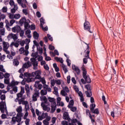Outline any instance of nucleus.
Here are the masks:
<instances>
[{"mask_svg":"<svg viewBox=\"0 0 125 125\" xmlns=\"http://www.w3.org/2000/svg\"><path fill=\"white\" fill-rule=\"evenodd\" d=\"M40 75H42L41 71L38 70L35 72H33L32 73H24V76L27 78V82L28 83H31V82H35V80H38L40 79Z\"/></svg>","mask_w":125,"mask_h":125,"instance_id":"nucleus-1","label":"nucleus"},{"mask_svg":"<svg viewBox=\"0 0 125 125\" xmlns=\"http://www.w3.org/2000/svg\"><path fill=\"white\" fill-rule=\"evenodd\" d=\"M83 71V79H81V82L83 83V84H85L87 83H91V80H90V78H89V76L86 75V74L87 72L86 71V69H85V68H83L82 69Z\"/></svg>","mask_w":125,"mask_h":125,"instance_id":"nucleus-2","label":"nucleus"},{"mask_svg":"<svg viewBox=\"0 0 125 125\" xmlns=\"http://www.w3.org/2000/svg\"><path fill=\"white\" fill-rule=\"evenodd\" d=\"M34 91L35 92L32 95V101L36 102V101H38V98L40 97V92L39 90H37V89H35Z\"/></svg>","mask_w":125,"mask_h":125,"instance_id":"nucleus-3","label":"nucleus"},{"mask_svg":"<svg viewBox=\"0 0 125 125\" xmlns=\"http://www.w3.org/2000/svg\"><path fill=\"white\" fill-rule=\"evenodd\" d=\"M17 2L22 7V8H26L27 7V5L28 4V2L27 0H17Z\"/></svg>","mask_w":125,"mask_h":125,"instance_id":"nucleus-4","label":"nucleus"},{"mask_svg":"<svg viewBox=\"0 0 125 125\" xmlns=\"http://www.w3.org/2000/svg\"><path fill=\"white\" fill-rule=\"evenodd\" d=\"M38 80H39L40 82L42 83V84H43V88L47 89L48 88V85L45 84L46 83V82H45V78H44V77L42 78V76H41V75H40V78L38 79Z\"/></svg>","mask_w":125,"mask_h":125,"instance_id":"nucleus-5","label":"nucleus"},{"mask_svg":"<svg viewBox=\"0 0 125 125\" xmlns=\"http://www.w3.org/2000/svg\"><path fill=\"white\" fill-rule=\"evenodd\" d=\"M40 82H41V81H37L35 82L34 84V87H35V89H37L39 92L40 90L42 88V84H40Z\"/></svg>","mask_w":125,"mask_h":125,"instance_id":"nucleus-6","label":"nucleus"},{"mask_svg":"<svg viewBox=\"0 0 125 125\" xmlns=\"http://www.w3.org/2000/svg\"><path fill=\"white\" fill-rule=\"evenodd\" d=\"M84 29L87 30L89 33H92V32L90 31V23L87 21H85L84 23Z\"/></svg>","mask_w":125,"mask_h":125,"instance_id":"nucleus-7","label":"nucleus"},{"mask_svg":"<svg viewBox=\"0 0 125 125\" xmlns=\"http://www.w3.org/2000/svg\"><path fill=\"white\" fill-rule=\"evenodd\" d=\"M19 52L20 54H23V55H25V56H28V55L29 54V51L25 50L23 47L19 49Z\"/></svg>","mask_w":125,"mask_h":125,"instance_id":"nucleus-8","label":"nucleus"},{"mask_svg":"<svg viewBox=\"0 0 125 125\" xmlns=\"http://www.w3.org/2000/svg\"><path fill=\"white\" fill-rule=\"evenodd\" d=\"M7 39L8 40H11V39H13L14 41H16V40L18 39V37H17V35L16 34H14L13 33H10L7 36Z\"/></svg>","mask_w":125,"mask_h":125,"instance_id":"nucleus-9","label":"nucleus"},{"mask_svg":"<svg viewBox=\"0 0 125 125\" xmlns=\"http://www.w3.org/2000/svg\"><path fill=\"white\" fill-rule=\"evenodd\" d=\"M72 68L73 71H75L76 72L77 75H80V73H81V70H80L79 67L76 66V65L75 64H72Z\"/></svg>","mask_w":125,"mask_h":125,"instance_id":"nucleus-10","label":"nucleus"},{"mask_svg":"<svg viewBox=\"0 0 125 125\" xmlns=\"http://www.w3.org/2000/svg\"><path fill=\"white\" fill-rule=\"evenodd\" d=\"M6 107L5 102L1 101L0 104V110L1 113H4V106Z\"/></svg>","mask_w":125,"mask_h":125,"instance_id":"nucleus-11","label":"nucleus"},{"mask_svg":"<svg viewBox=\"0 0 125 125\" xmlns=\"http://www.w3.org/2000/svg\"><path fill=\"white\" fill-rule=\"evenodd\" d=\"M12 31L14 33H19L21 31V27L19 25H16L12 28Z\"/></svg>","mask_w":125,"mask_h":125,"instance_id":"nucleus-12","label":"nucleus"},{"mask_svg":"<svg viewBox=\"0 0 125 125\" xmlns=\"http://www.w3.org/2000/svg\"><path fill=\"white\" fill-rule=\"evenodd\" d=\"M51 113H54L55 110H56V108L57 106L56 105V102H54V103H52L51 104Z\"/></svg>","mask_w":125,"mask_h":125,"instance_id":"nucleus-13","label":"nucleus"},{"mask_svg":"<svg viewBox=\"0 0 125 125\" xmlns=\"http://www.w3.org/2000/svg\"><path fill=\"white\" fill-rule=\"evenodd\" d=\"M3 50H4V51H7V49H8L9 47V43L7 42H3Z\"/></svg>","mask_w":125,"mask_h":125,"instance_id":"nucleus-14","label":"nucleus"},{"mask_svg":"<svg viewBox=\"0 0 125 125\" xmlns=\"http://www.w3.org/2000/svg\"><path fill=\"white\" fill-rule=\"evenodd\" d=\"M63 120L68 121V122H71V118H70V116H69V113H68V112H65L63 114Z\"/></svg>","mask_w":125,"mask_h":125,"instance_id":"nucleus-15","label":"nucleus"},{"mask_svg":"<svg viewBox=\"0 0 125 125\" xmlns=\"http://www.w3.org/2000/svg\"><path fill=\"white\" fill-rule=\"evenodd\" d=\"M30 21L29 20H27L24 22V25L25 30H27V29H29V28H30V25H29V24L30 23Z\"/></svg>","mask_w":125,"mask_h":125,"instance_id":"nucleus-16","label":"nucleus"},{"mask_svg":"<svg viewBox=\"0 0 125 125\" xmlns=\"http://www.w3.org/2000/svg\"><path fill=\"white\" fill-rule=\"evenodd\" d=\"M40 100L43 101L42 103H43V104H47V101H48L46 96L41 97Z\"/></svg>","mask_w":125,"mask_h":125,"instance_id":"nucleus-17","label":"nucleus"},{"mask_svg":"<svg viewBox=\"0 0 125 125\" xmlns=\"http://www.w3.org/2000/svg\"><path fill=\"white\" fill-rule=\"evenodd\" d=\"M12 120L13 122H17V123H20V122H21V118L20 117L17 116V117H13Z\"/></svg>","mask_w":125,"mask_h":125,"instance_id":"nucleus-18","label":"nucleus"},{"mask_svg":"<svg viewBox=\"0 0 125 125\" xmlns=\"http://www.w3.org/2000/svg\"><path fill=\"white\" fill-rule=\"evenodd\" d=\"M39 37H40V34H39L37 31H34L33 33V38L35 40H38V39H39Z\"/></svg>","mask_w":125,"mask_h":125,"instance_id":"nucleus-19","label":"nucleus"},{"mask_svg":"<svg viewBox=\"0 0 125 125\" xmlns=\"http://www.w3.org/2000/svg\"><path fill=\"white\" fill-rule=\"evenodd\" d=\"M19 83V82L17 81H12L11 83L9 84V86H13L14 85H17Z\"/></svg>","mask_w":125,"mask_h":125,"instance_id":"nucleus-20","label":"nucleus"},{"mask_svg":"<svg viewBox=\"0 0 125 125\" xmlns=\"http://www.w3.org/2000/svg\"><path fill=\"white\" fill-rule=\"evenodd\" d=\"M13 64L14 66H18L19 65V61H18V60L17 59H15L13 60Z\"/></svg>","mask_w":125,"mask_h":125,"instance_id":"nucleus-21","label":"nucleus"},{"mask_svg":"<svg viewBox=\"0 0 125 125\" xmlns=\"http://www.w3.org/2000/svg\"><path fill=\"white\" fill-rule=\"evenodd\" d=\"M25 89L27 94H30V87H29V85L25 84Z\"/></svg>","mask_w":125,"mask_h":125,"instance_id":"nucleus-22","label":"nucleus"},{"mask_svg":"<svg viewBox=\"0 0 125 125\" xmlns=\"http://www.w3.org/2000/svg\"><path fill=\"white\" fill-rule=\"evenodd\" d=\"M62 70L64 72V74H66L68 72V69H67V66H66V65H65V64L62 63Z\"/></svg>","mask_w":125,"mask_h":125,"instance_id":"nucleus-23","label":"nucleus"},{"mask_svg":"<svg viewBox=\"0 0 125 125\" xmlns=\"http://www.w3.org/2000/svg\"><path fill=\"white\" fill-rule=\"evenodd\" d=\"M41 106H42V107L43 110L44 111L47 110V109H48L47 105H46L45 104H43V103H41Z\"/></svg>","mask_w":125,"mask_h":125,"instance_id":"nucleus-24","label":"nucleus"},{"mask_svg":"<svg viewBox=\"0 0 125 125\" xmlns=\"http://www.w3.org/2000/svg\"><path fill=\"white\" fill-rule=\"evenodd\" d=\"M93 114H96V115H99V109L98 108H96L91 111Z\"/></svg>","mask_w":125,"mask_h":125,"instance_id":"nucleus-25","label":"nucleus"},{"mask_svg":"<svg viewBox=\"0 0 125 125\" xmlns=\"http://www.w3.org/2000/svg\"><path fill=\"white\" fill-rule=\"evenodd\" d=\"M45 23V22H44V19H43V18H41L40 19V26L42 27V26L44 25Z\"/></svg>","mask_w":125,"mask_h":125,"instance_id":"nucleus-26","label":"nucleus"},{"mask_svg":"<svg viewBox=\"0 0 125 125\" xmlns=\"http://www.w3.org/2000/svg\"><path fill=\"white\" fill-rule=\"evenodd\" d=\"M68 108L70 107H74V100H71L69 102V105L67 106Z\"/></svg>","mask_w":125,"mask_h":125,"instance_id":"nucleus-27","label":"nucleus"},{"mask_svg":"<svg viewBox=\"0 0 125 125\" xmlns=\"http://www.w3.org/2000/svg\"><path fill=\"white\" fill-rule=\"evenodd\" d=\"M26 21H27V20H26L25 18H22L20 20L19 22L20 24H21L22 25V24H24V23H25Z\"/></svg>","mask_w":125,"mask_h":125,"instance_id":"nucleus-28","label":"nucleus"},{"mask_svg":"<svg viewBox=\"0 0 125 125\" xmlns=\"http://www.w3.org/2000/svg\"><path fill=\"white\" fill-rule=\"evenodd\" d=\"M48 100L51 103H54L55 102V99L54 98H51L50 97H48Z\"/></svg>","mask_w":125,"mask_h":125,"instance_id":"nucleus-29","label":"nucleus"},{"mask_svg":"<svg viewBox=\"0 0 125 125\" xmlns=\"http://www.w3.org/2000/svg\"><path fill=\"white\" fill-rule=\"evenodd\" d=\"M90 84H87L85 85V88L87 89V91H89V92H91V89H90Z\"/></svg>","mask_w":125,"mask_h":125,"instance_id":"nucleus-30","label":"nucleus"},{"mask_svg":"<svg viewBox=\"0 0 125 125\" xmlns=\"http://www.w3.org/2000/svg\"><path fill=\"white\" fill-rule=\"evenodd\" d=\"M38 64H39V62L38 61H36L32 63V65L34 67V70H36V68H37V67H38Z\"/></svg>","mask_w":125,"mask_h":125,"instance_id":"nucleus-31","label":"nucleus"},{"mask_svg":"<svg viewBox=\"0 0 125 125\" xmlns=\"http://www.w3.org/2000/svg\"><path fill=\"white\" fill-rule=\"evenodd\" d=\"M96 107V105L94 104H92L90 105V111H93L94 110V108Z\"/></svg>","mask_w":125,"mask_h":125,"instance_id":"nucleus-32","label":"nucleus"},{"mask_svg":"<svg viewBox=\"0 0 125 125\" xmlns=\"http://www.w3.org/2000/svg\"><path fill=\"white\" fill-rule=\"evenodd\" d=\"M18 42L20 44V45H21V46H24V45L26 43V42H25V41H18Z\"/></svg>","mask_w":125,"mask_h":125,"instance_id":"nucleus-33","label":"nucleus"},{"mask_svg":"<svg viewBox=\"0 0 125 125\" xmlns=\"http://www.w3.org/2000/svg\"><path fill=\"white\" fill-rule=\"evenodd\" d=\"M41 95H46L47 94V90H42L41 91Z\"/></svg>","mask_w":125,"mask_h":125,"instance_id":"nucleus-34","label":"nucleus"},{"mask_svg":"<svg viewBox=\"0 0 125 125\" xmlns=\"http://www.w3.org/2000/svg\"><path fill=\"white\" fill-rule=\"evenodd\" d=\"M68 108L69 109H70L72 112H76V111H77V107L76 106H70Z\"/></svg>","mask_w":125,"mask_h":125,"instance_id":"nucleus-35","label":"nucleus"},{"mask_svg":"<svg viewBox=\"0 0 125 125\" xmlns=\"http://www.w3.org/2000/svg\"><path fill=\"white\" fill-rule=\"evenodd\" d=\"M86 95L87 97H91V95H92V94L91 92H89V91H85Z\"/></svg>","mask_w":125,"mask_h":125,"instance_id":"nucleus-36","label":"nucleus"},{"mask_svg":"<svg viewBox=\"0 0 125 125\" xmlns=\"http://www.w3.org/2000/svg\"><path fill=\"white\" fill-rule=\"evenodd\" d=\"M44 116V114H42V116H39L38 117V120L39 121H42L43 119H45V117H43Z\"/></svg>","mask_w":125,"mask_h":125,"instance_id":"nucleus-37","label":"nucleus"},{"mask_svg":"<svg viewBox=\"0 0 125 125\" xmlns=\"http://www.w3.org/2000/svg\"><path fill=\"white\" fill-rule=\"evenodd\" d=\"M20 17H21V15H20V14H16L14 15V19H19Z\"/></svg>","mask_w":125,"mask_h":125,"instance_id":"nucleus-38","label":"nucleus"},{"mask_svg":"<svg viewBox=\"0 0 125 125\" xmlns=\"http://www.w3.org/2000/svg\"><path fill=\"white\" fill-rule=\"evenodd\" d=\"M16 110L18 113H22V106H20L17 108Z\"/></svg>","mask_w":125,"mask_h":125,"instance_id":"nucleus-39","label":"nucleus"},{"mask_svg":"<svg viewBox=\"0 0 125 125\" xmlns=\"http://www.w3.org/2000/svg\"><path fill=\"white\" fill-rule=\"evenodd\" d=\"M47 37L49 39V41H50V42H53V38H52V37H51V35H50L49 34H48L47 35Z\"/></svg>","mask_w":125,"mask_h":125,"instance_id":"nucleus-40","label":"nucleus"},{"mask_svg":"<svg viewBox=\"0 0 125 125\" xmlns=\"http://www.w3.org/2000/svg\"><path fill=\"white\" fill-rule=\"evenodd\" d=\"M0 71H1V72H2L3 73H5V69L3 68V65H0Z\"/></svg>","mask_w":125,"mask_h":125,"instance_id":"nucleus-41","label":"nucleus"},{"mask_svg":"<svg viewBox=\"0 0 125 125\" xmlns=\"http://www.w3.org/2000/svg\"><path fill=\"white\" fill-rule=\"evenodd\" d=\"M24 34H25V32H24V30H21L20 31V37H23L24 36Z\"/></svg>","mask_w":125,"mask_h":125,"instance_id":"nucleus-42","label":"nucleus"},{"mask_svg":"<svg viewBox=\"0 0 125 125\" xmlns=\"http://www.w3.org/2000/svg\"><path fill=\"white\" fill-rule=\"evenodd\" d=\"M2 11L4 13H5L7 12V7H3L2 8Z\"/></svg>","mask_w":125,"mask_h":125,"instance_id":"nucleus-43","label":"nucleus"},{"mask_svg":"<svg viewBox=\"0 0 125 125\" xmlns=\"http://www.w3.org/2000/svg\"><path fill=\"white\" fill-rule=\"evenodd\" d=\"M102 98L103 101H104V104H107V102H106V98L105 97V96L103 95Z\"/></svg>","mask_w":125,"mask_h":125,"instance_id":"nucleus-44","label":"nucleus"},{"mask_svg":"<svg viewBox=\"0 0 125 125\" xmlns=\"http://www.w3.org/2000/svg\"><path fill=\"white\" fill-rule=\"evenodd\" d=\"M36 16L38 18H41V17H42V14H41V12H40L39 11H38L36 12Z\"/></svg>","mask_w":125,"mask_h":125,"instance_id":"nucleus-45","label":"nucleus"},{"mask_svg":"<svg viewBox=\"0 0 125 125\" xmlns=\"http://www.w3.org/2000/svg\"><path fill=\"white\" fill-rule=\"evenodd\" d=\"M71 123H72V124H74V125L76 123L79 122H78V120L77 119H73L71 120Z\"/></svg>","mask_w":125,"mask_h":125,"instance_id":"nucleus-46","label":"nucleus"},{"mask_svg":"<svg viewBox=\"0 0 125 125\" xmlns=\"http://www.w3.org/2000/svg\"><path fill=\"white\" fill-rule=\"evenodd\" d=\"M9 3L11 6H13L15 5L14 0H10Z\"/></svg>","mask_w":125,"mask_h":125,"instance_id":"nucleus-47","label":"nucleus"},{"mask_svg":"<svg viewBox=\"0 0 125 125\" xmlns=\"http://www.w3.org/2000/svg\"><path fill=\"white\" fill-rule=\"evenodd\" d=\"M9 77H10V75L8 73H6L4 75V78H5V79H8Z\"/></svg>","mask_w":125,"mask_h":125,"instance_id":"nucleus-48","label":"nucleus"},{"mask_svg":"<svg viewBox=\"0 0 125 125\" xmlns=\"http://www.w3.org/2000/svg\"><path fill=\"white\" fill-rule=\"evenodd\" d=\"M55 83H56V80L53 79V80L51 81V84L52 85V86H54V85H55Z\"/></svg>","mask_w":125,"mask_h":125,"instance_id":"nucleus-49","label":"nucleus"},{"mask_svg":"<svg viewBox=\"0 0 125 125\" xmlns=\"http://www.w3.org/2000/svg\"><path fill=\"white\" fill-rule=\"evenodd\" d=\"M22 105H25V108L28 106V101H24L22 102Z\"/></svg>","mask_w":125,"mask_h":125,"instance_id":"nucleus-50","label":"nucleus"},{"mask_svg":"<svg viewBox=\"0 0 125 125\" xmlns=\"http://www.w3.org/2000/svg\"><path fill=\"white\" fill-rule=\"evenodd\" d=\"M86 114H89V117L90 119H91V114L90 113V111L88 109L86 110Z\"/></svg>","mask_w":125,"mask_h":125,"instance_id":"nucleus-51","label":"nucleus"},{"mask_svg":"<svg viewBox=\"0 0 125 125\" xmlns=\"http://www.w3.org/2000/svg\"><path fill=\"white\" fill-rule=\"evenodd\" d=\"M70 82H71V76L68 75L67 77V83H70Z\"/></svg>","mask_w":125,"mask_h":125,"instance_id":"nucleus-52","label":"nucleus"},{"mask_svg":"<svg viewBox=\"0 0 125 125\" xmlns=\"http://www.w3.org/2000/svg\"><path fill=\"white\" fill-rule=\"evenodd\" d=\"M9 18L10 19H14V15L13 14H9Z\"/></svg>","mask_w":125,"mask_h":125,"instance_id":"nucleus-53","label":"nucleus"},{"mask_svg":"<svg viewBox=\"0 0 125 125\" xmlns=\"http://www.w3.org/2000/svg\"><path fill=\"white\" fill-rule=\"evenodd\" d=\"M61 81H62L61 80H56V83L58 85H60L61 84Z\"/></svg>","mask_w":125,"mask_h":125,"instance_id":"nucleus-54","label":"nucleus"},{"mask_svg":"<svg viewBox=\"0 0 125 125\" xmlns=\"http://www.w3.org/2000/svg\"><path fill=\"white\" fill-rule=\"evenodd\" d=\"M61 94H62V96H66V94H67V93H66V92H65V91L62 90L61 91Z\"/></svg>","mask_w":125,"mask_h":125,"instance_id":"nucleus-55","label":"nucleus"},{"mask_svg":"<svg viewBox=\"0 0 125 125\" xmlns=\"http://www.w3.org/2000/svg\"><path fill=\"white\" fill-rule=\"evenodd\" d=\"M62 125H69V123H68V121H63L62 122Z\"/></svg>","mask_w":125,"mask_h":125,"instance_id":"nucleus-56","label":"nucleus"},{"mask_svg":"<svg viewBox=\"0 0 125 125\" xmlns=\"http://www.w3.org/2000/svg\"><path fill=\"white\" fill-rule=\"evenodd\" d=\"M24 71H25V68L22 67L19 70V72L20 73V74H22V73L24 72Z\"/></svg>","mask_w":125,"mask_h":125,"instance_id":"nucleus-57","label":"nucleus"},{"mask_svg":"<svg viewBox=\"0 0 125 125\" xmlns=\"http://www.w3.org/2000/svg\"><path fill=\"white\" fill-rule=\"evenodd\" d=\"M66 62L67 63L68 66H71V60L69 59H66Z\"/></svg>","mask_w":125,"mask_h":125,"instance_id":"nucleus-58","label":"nucleus"},{"mask_svg":"<svg viewBox=\"0 0 125 125\" xmlns=\"http://www.w3.org/2000/svg\"><path fill=\"white\" fill-rule=\"evenodd\" d=\"M49 49H50V50H54V49H55V47L52 45H49Z\"/></svg>","mask_w":125,"mask_h":125,"instance_id":"nucleus-59","label":"nucleus"},{"mask_svg":"<svg viewBox=\"0 0 125 125\" xmlns=\"http://www.w3.org/2000/svg\"><path fill=\"white\" fill-rule=\"evenodd\" d=\"M0 99L2 101H3V100H5V95L3 94L1 95Z\"/></svg>","mask_w":125,"mask_h":125,"instance_id":"nucleus-60","label":"nucleus"},{"mask_svg":"<svg viewBox=\"0 0 125 125\" xmlns=\"http://www.w3.org/2000/svg\"><path fill=\"white\" fill-rule=\"evenodd\" d=\"M17 98H20V97H22L23 96V94L22 93L20 92L17 95Z\"/></svg>","mask_w":125,"mask_h":125,"instance_id":"nucleus-61","label":"nucleus"},{"mask_svg":"<svg viewBox=\"0 0 125 125\" xmlns=\"http://www.w3.org/2000/svg\"><path fill=\"white\" fill-rule=\"evenodd\" d=\"M43 124L44 125H49V122L48 121H46V120H43Z\"/></svg>","mask_w":125,"mask_h":125,"instance_id":"nucleus-62","label":"nucleus"},{"mask_svg":"<svg viewBox=\"0 0 125 125\" xmlns=\"http://www.w3.org/2000/svg\"><path fill=\"white\" fill-rule=\"evenodd\" d=\"M14 23H15V20H11L10 21V26H12V25H13Z\"/></svg>","mask_w":125,"mask_h":125,"instance_id":"nucleus-63","label":"nucleus"},{"mask_svg":"<svg viewBox=\"0 0 125 125\" xmlns=\"http://www.w3.org/2000/svg\"><path fill=\"white\" fill-rule=\"evenodd\" d=\"M25 123L26 125H29V124L30 123V119L28 118L26 119L25 121Z\"/></svg>","mask_w":125,"mask_h":125,"instance_id":"nucleus-64","label":"nucleus"}]
</instances>
